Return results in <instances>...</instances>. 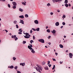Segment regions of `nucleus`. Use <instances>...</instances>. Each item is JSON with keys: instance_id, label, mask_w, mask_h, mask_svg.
<instances>
[{"instance_id": "1", "label": "nucleus", "mask_w": 73, "mask_h": 73, "mask_svg": "<svg viewBox=\"0 0 73 73\" xmlns=\"http://www.w3.org/2000/svg\"><path fill=\"white\" fill-rule=\"evenodd\" d=\"M37 67L36 68V67H34V68H35L37 71H38L39 73H41V71L42 70V67L40 65L38 64L36 65Z\"/></svg>"}, {"instance_id": "2", "label": "nucleus", "mask_w": 73, "mask_h": 73, "mask_svg": "<svg viewBox=\"0 0 73 73\" xmlns=\"http://www.w3.org/2000/svg\"><path fill=\"white\" fill-rule=\"evenodd\" d=\"M12 38H14V39H15V41H16V40H18V38H17V37H16V35H15L14 36H13V35H12Z\"/></svg>"}, {"instance_id": "3", "label": "nucleus", "mask_w": 73, "mask_h": 73, "mask_svg": "<svg viewBox=\"0 0 73 73\" xmlns=\"http://www.w3.org/2000/svg\"><path fill=\"white\" fill-rule=\"evenodd\" d=\"M38 41H39V42H42V43H44V39H39Z\"/></svg>"}, {"instance_id": "4", "label": "nucleus", "mask_w": 73, "mask_h": 73, "mask_svg": "<svg viewBox=\"0 0 73 73\" xmlns=\"http://www.w3.org/2000/svg\"><path fill=\"white\" fill-rule=\"evenodd\" d=\"M30 45L28 46V48L29 49H30V50H31V49H32V44H30Z\"/></svg>"}, {"instance_id": "5", "label": "nucleus", "mask_w": 73, "mask_h": 73, "mask_svg": "<svg viewBox=\"0 0 73 73\" xmlns=\"http://www.w3.org/2000/svg\"><path fill=\"white\" fill-rule=\"evenodd\" d=\"M34 23L36 24H38V21L37 20H35L34 21Z\"/></svg>"}, {"instance_id": "6", "label": "nucleus", "mask_w": 73, "mask_h": 73, "mask_svg": "<svg viewBox=\"0 0 73 73\" xmlns=\"http://www.w3.org/2000/svg\"><path fill=\"white\" fill-rule=\"evenodd\" d=\"M20 21L19 22V23H22V24H24V21H23V20H20Z\"/></svg>"}, {"instance_id": "7", "label": "nucleus", "mask_w": 73, "mask_h": 73, "mask_svg": "<svg viewBox=\"0 0 73 73\" xmlns=\"http://www.w3.org/2000/svg\"><path fill=\"white\" fill-rule=\"evenodd\" d=\"M69 54V57L70 58H72V56H73V54H72V53H70Z\"/></svg>"}, {"instance_id": "8", "label": "nucleus", "mask_w": 73, "mask_h": 73, "mask_svg": "<svg viewBox=\"0 0 73 73\" xmlns=\"http://www.w3.org/2000/svg\"><path fill=\"white\" fill-rule=\"evenodd\" d=\"M51 32H52V33H56V31L54 30H53L52 31H51Z\"/></svg>"}, {"instance_id": "9", "label": "nucleus", "mask_w": 73, "mask_h": 73, "mask_svg": "<svg viewBox=\"0 0 73 73\" xmlns=\"http://www.w3.org/2000/svg\"><path fill=\"white\" fill-rule=\"evenodd\" d=\"M19 11H20V12H23L24 10L23 9L21 8H20L19 9Z\"/></svg>"}, {"instance_id": "10", "label": "nucleus", "mask_w": 73, "mask_h": 73, "mask_svg": "<svg viewBox=\"0 0 73 73\" xmlns=\"http://www.w3.org/2000/svg\"><path fill=\"white\" fill-rule=\"evenodd\" d=\"M31 52H32L33 53H35V50H34V49L32 48V49H31Z\"/></svg>"}, {"instance_id": "11", "label": "nucleus", "mask_w": 73, "mask_h": 73, "mask_svg": "<svg viewBox=\"0 0 73 73\" xmlns=\"http://www.w3.org/2000/svg\"><path fill=\"white\" fill-rule=\"evenodd\" d=\"M28 36L29 37L31 36V35H29V33H26V36Z\"/></svg>"}, {"instance_id": "12", "label": "nucleus", "mask_w": 73, "mask_h": 73, "mask_svg": "<svg viewBox=\"0 0 73 73\" xmlns=\"http://www.w3.org/2000/svg\"><path fill=\"white\" fill-rule=\"evenodd\" d=\"M20 65H22L23 66H25V63H21L20 64Z\"/></svg>"}, {"instance_id": "13", "label": "nucleus", "mask_w": 73, "mask_h": 73, "mask_svg": "<svg viewBox=\"0 0 73 73\" xmlns=\"http://www.w3.org/2000/svg\"><path fill=\"white\" fill-rule=\"evenodd\" d=\"M13 5H17V4H16V3L15 2H13Z\"/></svg>"}, {"instance_id": "14", "label": "nucleus", "mask_w": 73, "mask_h": 73, "mask_svg": "<svg viewBox=\"0 0 73 73\" xmlns=\"http://www.w3.org/2000/svg\"><path fill=\"white\" fill-rule=\"evenodd\" d=\"M56 26H58L59 25V23L57 22L55 23Z\"/></svg>"}, {"instance_id": "15", "label": "nucleus", "mask_w": 73, "mask_h": 73, "mask_svg": "<svg viewBox=\"0 0 73 73\" xmlns=\"http://www.w3.org/2000/svg\"><path fill=\"white\" fill-rule=\"evenodd\" d=\"M24 37L25 38H30L29 37V36H25Z\"/></svg>"}, {"instance_id": "16", "label": "nucleus", "mask_w": 73, "mask_h": 73, "mask_svg": "<svg viewBox=\"0 0 73 73\" xmlns=\"http://www.w3.org/2000/svg\"><path fill=\"white\" fill-rule=\"evenodd\" d=\"M19 17H20V18H21V19H23V18H24V16L23 15L20 16H19Z\"/></svg>"}, {"instance_id": "17", "label": "nucleus", "mask_w": 73, "mask_h": 73, "mask_svg": "<svg viewBox=\"0 0 73 73\" xmlns=\"http://www.w3.org/2000/svg\"><path fill=\"white\" fill-rule=\"evenodd\" d=\"M17 21L15 20L13 22V23L15 24H17Z\"/></svg>"}, {"instance_id": "18", "label": "nucleus", "mask_w": 73, "mask_h": 73, "mask_svg": "<svg viewBox=\"0 0 73 73\" xmlns=\"http://www.w3.org/2000/svg\"><path fill=\"white\" fill-rule=\"evenodd\" d=\"M44 69H45V70H48V67L47 66L44 67Z\"/></svg>"}, {"instance_id": "19", "label": "nucleus", "mask_w": 73, "mask_h": 73, "mask_svg": "<svg viewBox=\"0 0 73 73\" xmlns=\"http://www.w3.org/2000/svg\"><path fill=\"white\" fill-rule=\"evenodd\" d=\"M22 30V29H20L19 30V32H23V31Z\"/></svg>"}, {"instance_id": "20", "label": "nucleus", "mask_w": 73, "mask_h": 73, "mask_svg": "<svg viewBox=\"0 0 73 73\" xmlns=\"http://www.w3.org/2000/svg\"><path fill=\"white\" fill-rule=\"evenodd\" d=\"M16 8V6H15V5L13 6V9H15V8Z\"/></svg>"}, {"instance_id": "21", "label": "nucleus", "mask_w": 73, "mask_h": 73, "mask_svg": "<svg viewBox=\"0 0 73 73\" xmlns=\"http://www.w3.org/2000/svg\"><path fill=\"white\" fill-rule=\"evenodd\" d=\"M59 46L60 48H63V45L62 44H60Z\"/></svg>"}, {"instance_id": "22", "label": "nucleus", "mask_w": 73, "mask_h": 73, "mask_svg": "<svg viewBox=\"0 0 73 73\" xmlns=\"http://www.w3.org/2000/svg\"><path fill=\"white\" fill-rule=\"evenodd\" d=\"M47 32H48V33H50V30L48 29L47 30Z\"/></svg>"}, {"instance_id": "23", "label": "nucleus", "mask_w": 73, "mask_h": 73, "mask_svg": "<svg viewBox=\"0 0 73 73\" xmlns=\"http://www.w3.org/2000/svg\"><path fill=\"white\" fill-rule=\"evenodd\" d=\"M14 68L13 67V66H11L9 67V68H10V69H13Z\"/></svg>"}, {"instance_id": "24", "label": "nucleus", "mask_w": 73, "mask_h": 73, "mask_svg": "<svg viewBox=\"0 0 73 73\" xmlns=\"http://www.w3.org/2000/svg\"><path fill=\"white\" fill-rule=\"evenodd\" d=\"M46 63L45 62L43 61L42 63V65H45V64Z\"/></svg>"}, {"instance_id": "25", "label": "nucleus", "mask_w": 73, "mask_h": 73, "mask_svg": "<svg viewBox=\"0 0 73 73\" xmlns=\"http://www.w3.org/2000/svg\"><path fill=\"white\" fill-rule=\"evenodd\" d=\"M62 0H55V2H58V1H61Z\"/></svg>"}, {"instance_id": "26", "label": "nucleus", "mask_w": 73, "mask_h": 73, "mask_svg": "<svg viewBox=\"0 0 73 73\" xmlns=\"http://www.w3.org/2000/svg\"><path fill=\"white\" fill-rule=\"evenodd\" d=\"M30 43L31 44H32V42H34V41H33V40H31L30 41Z\"/></svg>"}, {"instance_id": "27", "label": "nucleus", "mask_w": 73, "mask_h": 73, "mask_svg": "<svg viewBox=\"0 0 73 73\" xmlns=\"http://www.w3.org/2000/svg\"><path fill=\"white\" fill-rule=\"evenodd\" d=\"M65 6H66V7H68L69 5H68V4L66 3L65 5Z\"/></svg>"}, {"instance_id": "28", "label": "nucleus", "mask_w": 73, "mask_h": 73, "mask_svg": "<svg viewBox=\"0 0 73 73\" xmlns=\"http://www.w3.org/2000/svg\"><path fill=\"white\" fill-rule=\"evenodd\" d=\"M25 16L27 18V17H28V15L27 14H25Z\"/></svg>"}, {"instance_id": "29", "label": "nucleus", "mask_w": 73, "mask_h": 73, "mask_svg": "<svg viewBox=\"0 0 73 73\" xmlns=\"http://www.w3.org/2000/svg\"><path fill=\"white\" fill-rule=\"evenodd\" d=\"M68 0H65L64 3H68Z\"/></svg>"}, {"instance_id": "30", "label": "nucleus", "mask_w": 73, "mask_h": 73, "mask_svg": "<svg viewBox=\"0 0 73 73\" xmlns=\"http://www.w3.org/2000/svg\"><path fill=\"white\" fill-rule=\"evenodd\" d=\"M40 30V28H37L36 29V31H39V30Z\"/></svg>"}, {"instance_id": "31", "label": "nucleus", "mask_w": 73, "mask_h": 73, "mask_svg": "<svg viewBox=\"0 0 73 73\" xmlns=\"http://www.w3.org/2000/svg\"><path fill=\"white\" fill-rule=\"evenodd\" d=\"M47 5L48 6V7H49V6H50V4L48 3L47 4Z\"/></svg>"}, {"instance_id": "32", "label": "nucleus", "mask_w": 73, "mask_h": 73, "mask_svg": "<svg viewBox=\"0 0 73 73\" xmlns=\"http://www.w3.org/2000/svg\"><path fill=\"white\" fill-rule=\"evenodd\" d=\"M55 65H54L53 68H52V70H53L54 69H55Z\"/></svg>"}, {"instance_id": "33", "label": "nucleus", "mask_w": 73, "mask_h": 73, "mask_svg": "<svg viewBox=\"0 0 73 73\" xmlns=\"http://www.w3.org/2000/svg\"><path fill=\"white\" fill-rule=\"evenodd\" d=\"M22 4H23V5H26V4H25L24 2H22Z\"/></svg>"}, {"instance_id": "34", "label": "nucleus", "mask_w": 73, "mask_h": 73, "mask_svg": "<svg viewBox=\"0 0 73 73\" xmlns=\"http://www.w3.org/2000/svg\"><path fill=\"white\" fill-rule=\"evenodd\" d=\"M23 44H25L26 43V41H23Z\"/></svg>"}, {"instance_id": "35", "label": "nucleus", "mask_w": 73, "mask_h": 73, "mask_svg": "<svg viewBox=\"0 0 73 73\" xmlns=\"http://www.w3.org/2000/svg\"><path fill=\"white\" fill-rule=\"evenodd\" d=\"M66 17V16H65V15H63V16L62 17V18L63 19H64V18H65Z\"/></svg>"}, {"instance_id": "36", "label": "nucleus", "mask_w": 73, "mask_h": 73, "mask_svg": "<svg viewBox=\"0 0 73 73\" xmlns=\"http://www.w3.org/2000/svg\"><path fill=\"white\" fill-rule=\"evenodd\" d=\"M14 68L15 69H16V70H17V66H15V67H14Z\"/></svg>"}, {"instance_id": "37", "label": "nucleus", "mask_w": 73, "mask_h": 73, "mask_svg": "<svg viewBox=\"0 0 73 73\" xmlns=\"http://www.w3.org/2000/svg\"><path fill=\"white\" fill-rule=\"evenodd\" d=\"M8 6L9 7V8H11V5H10L9 4H8Z\"/></svg>"}, {"instance_id": "38", "label": "nucleus", "mask_w": 73, "mask_h": 73, "mask_svg": "<svg viewBox=\"0 0 73 73\" xmlns=\"http://www.w3.org/2000/svg\"><path fill=\"white\" fill-rule=\"evenodd\" d=\"M13 60H14L15 61L16 59V58L15 57H14L13 58Z\"/></svg>"}, {"instance_id": "39", "label": "nucleus", "mask_w": 73, "mask_h": 73, "mask_svg": "<svg viewBox=\"0 0 73 73\" xmlns=\"http://www.w3.org/2000/svg\"><path fill=\"white\" fill-rule=\"evenodd\" d=\"M62 24L63 25H65V23L64 22H63L62 23Z\"/></svg>"}, {"instance_id": "40", "label": "nucleus", "mask_w": 73, "mask_h": 73, "mask_svg": "<svg viewBox=\"0 0 73 73\" xmlns=\"http://www.w3.org/2000/svg\"><path fill=\"white\" fill-rule=\"evenodd\" d=\"M50 62L49 61H48V64L49 65V64H50Z\"/></svg>"}, {"instance_id": "41", "label": "nucleus", "mask_w": 73, "mask_h": 73, "mask_svg": "<svg viewBox=\"0 0 73 73\" xmlns=\"http://www.w3.org/2000/svg\"><path fill=\"white\" fill-rule=\"evenodd\" d=\"M32 29H33V30L34 31H36V30L34 28H32Z\"/></svg>"}, {"instance_id": "42", "label": "nucleus", "mask_w": 73, "mask_h": 73, "mask_svg": "<svg viewBox=\"0 0 73 73\" xmlns=\"http://www.w3.org/2000/svg\"><path fill=\"white\" fill-rule=\"evenodd\" d=\"M33 40H35V35H34L33 36Z\"/></svg>"}, {"instance_id": "43", "label": "nucleus", "mask_w": 73, "mask_h": 73, "mask_svg": "<svg viewBox=\"0 0 73 73\" xmlns=\"http://www.w3.org/2000/svg\"><path fill=\"white\" fill-rule=\"evenodd\" d=\"M16 27L17 28H19V26H18V25H16Z\"/></svg>"}, {"instance_id": "44", "label": "nucleus", "mask_w": 73, "mask_h": 73, "mask_svg": "<svg viewBox=\"0 0 73 73\" xmlns=\"http://www.w3.org/2000/svg\"><path fill=\"white\" fill-rule=\"evenodd\" d=\"M50 14L51 15H53V13L52 12H51L50 13Z\"/></svg>"}, {"instance_id": "45", "label": "nucleus", "mask_w": 73, "mask_h": 73, "mask_svg": "<svg viewBox=\"0 0 73 73\" xmlns=\"http://www.w3.org/2000/svg\"><path fill=\"white\" fill-rule=\"evenodd\" d=\"M52 59L53 61H56V59L53 58Z\"/></svg>"}, {"instance_id": "46", "label": "nucleus", "mask_w": 73, "mask_h": 73, "mask_svg": "<svg viewBox=\"0 0 73 73\" xmlns=\"http://www.w3.org/2000/svg\"><path fill=\"white\" fill-rule=\"evenodd\" d=\"M50 37H51V36H49L48 37V39H49V38H50Z\"/></svg>"}, {"instance_id": "47", "label": "nucleus", "mask_w": 73, "mask_h": 73, "mask_svg": "<svg viewBox=\"0 0 73 73\" xmlns=\"http://www.w3.org/2000/svg\"><path fill=\"white\" fill-rule=\"evenodd\" d=\"M57 11L58 12H60V10H59V9H58L57 10Z\"/></svg>"}, {"instance_id": "48", "label": "nucleus", "mask_w": 73, "mask_h": 73, "mask_svg": "<svg viewBox=\"0 0 73 73\" xmlns=\"http://www.w3.org/2000/svg\"><path fill=\"white\" fill-rule=\"evenodd\" d=\"M18 34H20V35H21V34H22V33L19 32Z\"/></svg>"}, {"instance_id": "49", "label": "nucleus", "mask_w": 73, "mask_h": 73, "mask_svg": "<svg viewBox=\"0 0 73 73\" xmlns=\"http://www.w3.org/2000/svg\"><path fill=\"white\" fill-rule=\"evenodd\" d=\"M55 54L56 56H57V55H58V53H57L55 52Z\"/></svg>"}, {"instance_id": "50", "label": "nucleus", "mask_w": 73, "mask_h": 73, "mask_svg": "<svg viewBox=\"0 0 73 73\" xmlns=\"http://www.w3.org/2000/svg\"><path fill=\"white\" fill-rule=\"evenodd\" d=\"M48 66H49V67H50V68L51 66H52V65L51 64H49L48 65Z\"/></svg>"}, {"instance_id": "51", "label": "nucleus", "mask_w": 73, "mask_h": 73, "mask_svg": "<svg viewBox=\"0 0 73 73\" xmlns=\"http://www.w3.org/2000/svg\"><path fill=\"white\" fill-rule=\"evenodd\" d=\"M17 73H21V72H20V71H17Z\"/></svg>"}, {"instance_id": "52", "label": "nucleus", "mask_w": 73, "mask_h": 73, "mask_svg": "<svg viewBox=\"0 0 73 73\" xmlns=\"http://www.w3.org/2000/svg\"><path fill=\"white\" fill-rule=\"evenodd\" d=\"M63 61H62V62H61V61H60V64H62V62H63Z\"/></svg>"}, {"instance_id": "53", "label": "nucleus", "mask_w": 73, "mask_h": 73, "mask_svg": "<svg viewBox=\"0 0 73 73\" xmlns=\"http://www.w3.org/2000/svg\"><path fill=\"white\" fill-rule=\"evenodd\" d=\"M1 1L2 0V1L4 2V1H5V0H0Z\"/></svg>"}, {"instance_id": "54", "label": "nucleus", "mask_w": 73, "mask_h": 73, "mask_svg": "<svg viewBox=\"0 0 73 73\" xmlns=\"http://www.w3.org/2000/svg\"><path fill=\"white\" fill-rule=\"evenodd\" d=\"M32 33V30H31L30 31V33Z\"/></svg>"}, {"instance_id": "55", "label": "nucleus", "mask_w": 73, "mask_h": 73, "mask_svg": "<svg viewBox=\"0 0 73 73\" xmlns=\"http://www.w3.org/2000/svg\"><path fill=\"white\" fill-rule=\"evenodd\" d=\"M48 44H49V45H51V43H50V42H48Z\"/></svg>"}, {"instance_id": "56", "label": "nucleus", "mask_w": 73, "mask_h": 73, "mask_svg": "<svg viewBox=\"0 0 73 73\" xmlns=\"http://www.w3.org/2000/svg\"><path fill=\"white\" fill-rule=\"evenodd\" d=\"M5 31L6 32H8V31H7V30H5Z\"/></svg>"}, {"instance_id": "57", "label": "nucleus", "mask_w": 73, "mask_h": 73, "mask_svg": "<svg viewBox=\"0 0 73 73\" xmlns=\"http://www.w3.org/2000/svg\"><path fill=\"white\" fill-rule=\"evenodd\" d=\"M63 26H62L60 28L62 29V28H63Z\"/></svg>"}, {"instance_id": "58", "label": "nucleus", "mask_w": 73, "mask_h": 73, "mask_svg": "<svg viewBox=\"0 0 73 73\" xmlns=\"http://www.w3.org/2000/svg\"><path fill=\"white\" fill-rule=\"evenodd\" d=\"M68 5L70 7V6H71V5H70V4H69Z\"/></svg>"}, {"instance_id": "59", "label": "nucleus", "mask_w": 73, "mask_h": 73, "mask_svg": "<svg viewBox=\"0 0 73 73\" xmlns=\"http://www.w3.org/2000/svg\"><path fill=\"white\" fill-rule=\"evenodd\" d=\"M24 32H25V31H24V32H23V33H24V34L25 35H26V33H24Z\"/></svg>"}, {"instance_id": "60", "label": "nucleus", "mask_w": 73, "mask_h": 73, "mask_svg": "<svg viewBox=\"0 0 73 73\" xmlns=\"http://www.w3.org/2000/svg\"><path fill=\"white\" fill-rule=\"evenodd\" d=\"M53 2H55V0H52Z\"/></svg>"}, {"instance_id": "61", "label": "nucleus", "mask_w": 73, "mask_h": 73, "mask_svg": "<svg viewBox=\"0 0 73 73\" xmlns=\"http://www.w3.org/2000/svg\"><path fill=\"white\" fill-rule=\"evenodd\" d=\"M66 36H64V38H66Z\"/></svg>"}, {"instance_id": "62", "label": "nucleus", "mask_w": 73, "mask_h": 73, "mask_svg": "<svg viewBox=\"0 0 73 73\" xmlns=\"http://www.w3.org/2000/svg\"><path fill=\"white\" fill-rule=\"evenodd\" d=\"M45 48H48V47L47 46H45Z\"/></svg>"}, {"instance_id": "63", "label": "nucleus", "mask_w": 73, "mask_h": 73, "mask_svg": "<svg viewBox=\"0 0 73 73\" xmlns=\"http://www.w3.org/2000/svg\"><path fill=\"white\" fill-rule=\"evenodd\" d=\"M66 52L67 53L68 52V50H66Z\"/></svg>"}, {"instance_id": "64", "label": "nucleus", "mask_w": 73, "mask_h": 73, "mask_svg": "<svg viewBox=\"0 0 73 73\" xmlns=\"http://www.w3.org/2000/svg\"><path fill=\"white\" fill-rule=\"evenodd\" d=\"M48 28V26L46 27V29H47Z\"/></svg>"}]
</instances>
